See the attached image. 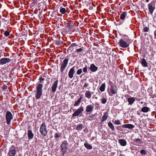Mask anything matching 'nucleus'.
Masks as SVG:
<instances>
[{"label": "nucleus", "mask_w": 156, "mask_h": 156, "mask_svg": "<svg viewBox=\"0 0 156 156\" xmlns=\"http://www.w3.org/2000/svg\"><path fill=\"white\" fill-rule=\"evenodd\" d=\"M42 87L43 85L41 83L38 84L37 87L36 98L37 99L40 98L42 94Z\"/></svg>", "instance_id": "nucleus-1"}, {"label": "nucleus", "mask_w": 156, "mask_h": 156, "mask_svg": "<svg viewBox=\"0 0 156 156\" xmlns=\"http://www.w3.org/2000/svg\"><path fill=\"white\" fill-rule=\"evenodd\" d=\"M127 15V12H123L121 15L120 16V18L122 20H125V18ZM124 23L125 24H130L131 22L130 20H125L124 21Z\"/></svg>", "instance_id": "nucleus-2"}, {"label": "nucleus", "mask_w": 156, "mask_h": 156, "mask_svg": "<svg viewBox=\"0 0 156 156\" xmlns=\"http://www.w3.org/2000/svg\"><path fill=\"white\" fill-rule=\"evenodd\" d=\"M40 131L41 133L44 136H46L48 131L46 130V126L44 123H42L41 126Z\"/></svg>", "instance_id": "nucleus-3"}, {"label": "nucleus", "mask_w": 156, "mask_h": 156, "mask_svg": "<svg viewBox=\"0 0 156 156\" xmlns=\"http://www.w3.org/2000/svg\"><path fill=\"white\" fill-rule=\"evenodd\" d=\"M68 60L67 58L65 59L61 64L60 71L62 73L68 64Z\"/></svg>", "instance_id": "nucleus-4"}, {"label": "nucleus", "mask_w": 156, "mask_h": 156, "mask_svg": "<svg viewBox=\"0 0 156 156\" xmlns=\"http://www.w3.org/2000/svg\"><path fill=\"white\" fill-rule=\"evenodd\" d=\"M118 44L120 47L123 48H126L129 46V44L128 43L126 42L122 39L120 40Z\"/></svg>", "instance_id": "nucleus-5"}, {"label": "nucleus", "mask_w": 156, "mask_h": 156, "mask_svg": "<svg viewBox=\"0 0 156 156\" xmlns=\"http://www.w3.org/2000/svg\"><path fill=\"white\" fill-rule=\"evenodd\" d=\"M27 35V33L25 30L22 31L20 34V41L23 42L22 44H20V46H23L24 44L25 40L26 39V37Z\"/></svg>", "instance_id": "nucleus-6"}, {"label": "nucleus", "mask_w": 156, "mask_h": 156, "mask_svg": "<svg viewBox=\"0 0 156 156\" xmlns=\"http://www.w3.org/2000/svg\"><path fill=\"white\" fill-rule=\"evenodd\" d=\"M67 145L65 141H63L61 145V153L62 154L64 155L66 153L67 151Z\"/></svg>", "instance_id": "nucleus-7"}, {"label": "nucleus", "mask_w": 156, "mask_h": 156, "mask_svg": "<svg viewBox=\"0 0 156 156\" xmlns=\"http://www.w3.org/2000/svg\"><path fill=\"white\" fill-rule=\"evenodd\" d=\"M6 123L8 125L9 124L10 121L12 119V114L10 112L8 111L6 114Z\"/></svg>", "instance_id": "nucleus-8"}, {"label": "nucleus", "mask_w": 156, "mask_h": 156, "mask_svg": "<svg viewBox=\"0 0 156 156\" xmlns=\"http://www.w3.org/2000/svg\"><path fill=\"white\" fill-rule=\"evenodd\" d=\"M11 61V60L9 58H3L0 59V64L4 65L10 62Z\"/></svg>", "instance_id": "nucleus-9"}, {"label": "nucleus", "mask_w": 156, "mask_h": 156, "mask_svg": "<svg viewBox=\"0 0 156 156\" xmlns=\"http://www.w3.org/2000/svg\"><path fill=\"white\" fill-rule=\"evenodd\" d=\"M83 111V107H80L73 114L72 116L73 117L78 116Z\"/></svg>", "instance_id": "nucleus-10"}, {"label": "nucleus", "mask_w": 156, "mask_h": 156, "mask_svg": "<svg viewBox=\"0 0 156 156\" xmlns=\"http://www.w3.org/2000/svg\"><path fill=\"white\" fill-rule=\"evenodd\" d=\"M94 106L93 105H90L87 106L86 108L85 111L86 112L91 113L93 110Z\"/></svg>", "instance_id": "nucleus-11"}, {"label": "nucleus", "mask_w": 156, "mask_h": 156, "mask_svg": "<svg viewBox=\"0 0 156 156\" xmlns=\"http://www.w3.org/2000/svg\"><path fill=\"white\" fill-rule=\"evenodd\" d=\"M58 80H57L52 84V87H51V90L53 92H55L56 90V88L58 85Z\"/></svg>", "instance_id": "nucleus-12"}, {"label": "nucleus", "mask_w": 156, "mask_h": 156, "mask_svg": "<svg viewBox=\"0 0 156 156\" xmlns=\"http://www.w3.org/2000/svg\"><path fill=\"white\" fill-rule=\"evenodd\" d=\"M75 66H74L72 68L69 70L68 73V76L70 78H72L73 76V74L75 73Z\"/></svg>", "instance_id": "nucleus-13"}, {"label": "nucleus", "mask_w": 156, "mask_h": 156, "mask_svg": "<svg viewBox=\"0 0 156 156\" xmlns=\"http://www.w3.org/2000/svg\"><path fill=\"white\" fill-rule=\"evenodd\" d=\"M122 127L123 128H127L129 129H132L135 127L133 125L130 124H124L122 126Z\"/></svg>", "instance_id": "nucleus-14"}, {"label": "nucleus", "mask_w": 156, "mask_h": 156, "mask_svg": "<svg viewBox=\"0 0 156 156\" xmlns=\"http://www.w3.org/2000/svg\"><path fill=\"white\" fill-rule=\"evenodd\" d=\"M148 6L149 11L151 14H152L153 12V11L155 9V7L153 6L151 3L148 4Z\"/></svg>", "instance_id": "nucleus-15"}, {"label": "nucleus", "mask_w": 156, "mask_h": 156, "mask_svg": "<svg viewBox=\"0 0 156 156\" xmlns=\"http://www.w3.org/2000/svg\"><path fill=\"white\" fill-rule=\"evenodd\" d=\"M27 134L29 140H31L33 139L34 135L31 130H28Z\"/></svg>", "instance_id": "nucleus-16"}, {"label": "nucleus", "mask_w": 156, "mask_h": 156, "mask_svg": "<svg viewBox=\"0 0 156 156\" xmlns=\"http://www.w3.org/2000/svg\"><path fill=\"white\" fill-rule=\"evenodd\" d=\"M90 69L92 72H95L98 70V67L93 64L90 65Z\"/></svg>", "instance_id": "nucleus-17"}, {"label": "nucleus", "mask_w": 156, "mask_h": 156, "mask_svg": "<svg viewBox=\"0 0 156 156\" xmlns=\"http://www.w3.org/2000/svg\"><path fill=\"white\" fill-rule=\"evenodd\" d=\"M114 85H111L110 88V92L113 94H115L117 93V90L116 89H114Z\"/></svg>", "instance_id": "nucleus-18"}, {"label": "nucleus", "mask_w": 156, "mask_h": 156, "mask_svg": "<svg viewBox=\"0 0 156 156\" xmlns=\"http://www.w3.org/2000/svg\"><path fill=\"white\" fill-rule=\"evenodd\" d=\"M92 95V93L89 90H87L85 93V97L89 99L90 98Z\"/></svg>", "instance_id": "nucleus-19"}, {"label": "nucleus", "mask_w": 156, "mask_h": 156, "mask_svg": "<svg viewBox=\"0 0 156 156\" xmlns=\"http://www.w3.org/2000/svg\"><path fill=\"white\" fill-rule=\"evenodd\" d=\"M119 143L121 145L124 146L126 145V141L123 139H119Z\"/></svg>", "instance_id": "nucleus-20"}, {"label": "nucleus", "mask_w": 156, "mask_h": 156, "mask_svg": "<svg viewBox=\"0 0 156 156\" xmlns=\"http://www.w3.org/2000/svg\"><path fill=\"white\" fill-rule=\"evenodd\" d=\"M135 101V99L133 97L129 98H128V101L130 105H132Z\"/></svg>", "instance_id": "nucleus-21"}, {"label": "nucleus", "mask_w": 156, "mask_h": 156, "mask_svg": "<svg viewBox=\"0 0 156 156\" xmlns=\"http://www.w3.org/2000/svg\"><path fill=\"white\" fill-rule=\"evenodd\" d=\"M82 99V97H80L79 99H78L75 102V103L74 104V106H78L81 102Z\"/></svg>", "instance_id": "nucleus-22"}, {"label": "nucleus", "mask_w": 156, "mask_h": 156, "mask_svg": "<svg viewBox=\"0 0 156 156\" xmlns=\"http://www.w3.org/2000/svg\"><path fill=\"white\" fill-rule=\"evenodd\" d=\"M141 64L142 66L146 67L147 66V64L144 58H143L141 62Z\"/></svg>", "instance_id": "nucleus-23"}, {"label": "nucleus", "mask_w": 156, "mask_h": 156, "mask_svg": "<svg viewBox=\"0 0 156 156\" xmlns=\"http://www.w3.org/2000/svg\"><path fill=\"white\" fill-rule=\"evenodd\" d=\"M62 42L61 40H56L54 41V44L56 46H59L61 45Z\"/></svg>", "instance_id": "nucleus-24"}, {"label": "nucleus", "mask_w": 156, "mask_h": 156, "mask_svg": "<svg viewBox=\"0 0 156 156\" xmlns=\"http://www.w3.org/2000/svg\"><path fill=\"white\" fill-rule=\"evenodd\" d=\"M108 126L113 131L115 130V129L114 127L111 122H108Z\"/></svg>", "instance_id": "nucleus-25"}, {"label": "nucleus", "mask_w": 156, "mask_h": 156, "mask_svg": "<svg viewBox=\"0 0 156 156\" xmlns=\"http://www.w3.org/2000/svg\"><path fill=\"white\" fill-rule=\"evenodd\" d=\"M105 83H103L99 88V90L101 92H103L105 91Z\"/></svg>", "instance_id": "nucleus-26"}, {"label": "nucleus", "mask_w": 156, "mask_h": 156, "mask_svg": "<svg viewBox=\"0 0 156 156\" xmlns=\"http://www.w3.org/2000/svg\"><path fill=\"white\" fill-rule=\"evenodd\" d=\"M149 109V108L147 107H144L142 108L141 111L144 112H147L148 111Z\"/></svg>", "instance_id": "nucleus-27"}, {"label": "nucleus", "mask_w": 156, "mask_h": 156, "mask_svg": "<svg viewBox=\"0 0 156 156\" xmlns=\"http://www.w3.org/2000/svg\"><path fill=\"white\" fill-rule=\"evenodd\" d=\"M84 146L88 149H91L92 148V146L87 143L84 144Z\"/></svg>", "instance_id": "nucleus-28"}, {"label": "nucleus", "mask_w": 156, "mask_h": 156, "mask_svg": "<svg viewBox=\"0 0 156 156\" xmlns=\"http://www.w3.org/2000/svg\"><path fill=\"white\" fill-rule=\"evenodd\" d=\"M16 151L15 150H12L9 151V156H14Z\"/></svg>", "instance_id": "nucleus-29"}, {"label": "nucleus", "mask_w": 156, "mask_h": 156, "mask_svg": "<svg viewBox=\"0 0 156 156\" xmlns=\"http://www.w3.org/2000/svg\"><path fill=\"white\" fill-rule=\"evenodd\" d=\"M83 125L82 124H80L77 126L76 129L78 130H81L83 128Z\"/></svg>", "instance_id": "nucleus-30"}, {"label": "nucleus", "mask_w": 156, "mask_h": 156, "mask_svg": "<svg viewBox=\"0 0 156 156\" xmlns=\"http://www.w3.org/2000/svg\"><path fill=\"white\" fill-rule=\"evenodd\" d=\"M108 117L106 115V114L105 113L104 114L103 116L102 117V119H101V121L102 122H103L105 121V120L107 119Z\"/></svg>", "instance_id": "nucleus-31"}, {"label": "nucleus", "mask_w": 156, "mask_h": 156, "mask_svg": "<svg viewBox=\"0 0 156 156\" xmlns=\"http://www.w3.org/2000/svg\"><path fill=\"white\" fill-rule=\"evenodd\" d=\"M101 101L102 104H105L106 103L107 100L105 98H102L101 99Z\"/></svg>", "instance_id": "nucleus-32"}, {"label": "nucleus", "mask_w": 156, "mask_h": 156, "mask_svg": "<svg viewBox=\"0 0 156 156\" xmlns=\"http://www.w3.org/2000/svg\"><path fill=\"white\" fill-rule=\"evenodd\" d=\"M77 46V45L76 44V43H72L71 44V45L69 47V48L68 49V50H70L71 49V48H73V47L74 48Z\"/></svg>", "instance_id": "nucleus-33"}, {"label": "nucleus", "mask_w": 156, "mask_h": 156, "mask_svg": "<svg viewBox=\"0 0 156 156\" xmlns=\"http://www.w3.org/2000/svg\"><path fill=\"white\" fill-rule=\"evenodd\" d=\"M60 12L62 14H64L66 12V9L65 8H62L60 9Z\"/></svg>", "instance_id": "nucleus-34"}, {"label": "nucleus", "mask_w": 156, "mask_h": 156, "mask_svg": "<svg viewBox=\"0 0 156 156\" xmlns=\"http://www.w3.org/2000/svg\"><path fill=\"white\" fill-rule=\"evenodd\" d=\"M67 27L69 29H71L73 28V27L71 23H68L67 24Z\"/></svg>", "instance_id": "nucleus-35"}, {"label": "nucleus", "mask_w": 156, "mask_h": 156, "mask_svg": "<svg viewBox=\"0 0 156 156\" xmlns=\"http://www.w3.org/2000/svg\"><path fill=\"white\" fill-rule=\"evenodd\" d=\"M82 72V70L81 69H78L76 72V73L78 75L80 74Z\"/></svg>", "instance_id": "nucleus-36"}, {"label": "nucleus", "mask_w": 156, "mask_h": 156, "mask_svg": "<svg viewBox=\"0 0 156 156\" xmlns=\"http://www.w3.org/2000/svg\"><path fill=\"white\" fill-rule=\"evenodd\" d=\"M140 153L142 154L145 155L147 153L144 150H142L140 151Z\"/></svg>", "instance_id": "nucleus-37"}, {"label": "nucleus", "mask_w": 156, "mask_h": 156, "mask_svg": "<svg viewBox=\"0 0 156 156\" xmlns=\"http://www.w3.org/2000/svg\"><path fill=\"white\" fill-rule=\"evenodd\" d=\"M83 72L87 73V66H85L83 69Z\"/></svg>", "instance_id": "nucleus-38"}, {"label": "nucleus", "mask_w": 156, "mask_h": 156, "mask_svg": "<svg viewBox=\"0 0 156 156\" xmlns=\"http://www.w3.org/2000/svg\"><path fill=\"white\" fill-rule=\"evenodd\" d=\"M149 28L147 27H145L144 28V30L145 32H147L148 31Z\"/></svg>", "instance_id": "nucleus-39"}, {"label": "nucleus", "mask_w": 156, "mask_h": 156, "mask_svg": "<svg viewBox=\"0 0 156 156\" xmlns=\"http://www.w3.org/2000/svg\"><path fill=\"white\" fill-rule=\"evenodd\" d=\"M115 123L116 125H120V121L119 120H116L115 121Z\"/></svg>", "instance_id": "nucleus-40"}, {"label": "nucleus", "mask_w": 156, "mask_h": 156, "mask_svg": "<svg viewBox=\"0 0 156 156\" xmlns=\"http://www.w3.org/2000/svg\"><path fill=\"white\" fill-rule=\"evenodd\" d=\"M4 35L6 36H8L9 35V32L7 31H5L4 32Z\"/></svg>", "instance_id": "nucleus-41"}, {"label": "nucleus", "mask_w": 156, "mask_h": 156, "mask_svg": "<svg viewBox=\"0 0 156 156\" xmlns=\"http://www.w3.org/2000/svg\"><path fill=\"white\" fill-rule=\"evenodd\" d=\"M83 50V49L82 48H81L79 49H76V52H80L82 51Z\"/></svg>", "instance_id": "nucleus-42"}, {"label": "nucleus", "mask_w": 156, "mask_h": 156, "mask_svg": "<svg viewBox=\"0 0 156 156\" xmlns=\"http://www.w3.org/2000/svg\"><path fill=\"white\" fill-rule=\"evenodd\" d=\"M7 88V86L5 85H3L2 86V89L3 90H5Z\"/></svg>", "instance_id": "nucleus-43"}, {"label": "nucleus", "mask_w": 156, "mask_h": 156, "mask_svg": "<svg viewBox=\"0 0 156 156\" xmlns=\"http://www.w3.org/2000/svg\"><path fill=\"white\" fill-rule=\"evenodd\" d=\"M59 137V135L58 133H56L55 135V138H57Z\"/></svg>", "instance_id": "nucleus-44"}, {"label": "nucleus", "mask_w": 156, "mask_h": 156, "mask_svg": "<svg viewBox=\"0 0 156 156\" xmlns=\"http://www.w3.org/2000/svg\"><path fill=\"white\" fill-rule=\"evenodd\" d=\"M39 80L40 81V82L41 83H42L43 82H42V81L44 80V78H43L42 77H40Z\"/></svg>", "instance_id": "nucleus-45"}, {"label": "nucleus", "mask_w": 156, "mask_h": 156, "mask_svg": "<svg viewBox=\"0 0 156 156\" xmlns=\"http://www.w3.org/2000/svg\"><path fill=\"white\" fill-rule=\"evenodd\" d=\"M95 114H90L89 116V117L91 118H93L95 117Z\"/></svg>", "instance_id": "nucleus-46"}, {"label": "nucleus", "mask_w": 156, "mask_h": 156, "mask_svg": "<svg viewBox=\"0 0 156 156\" xmlns=\"http://www.w3.org/2000/svg\"><path fill=\"white\" fill-rule=\"evenodd\" d=\"M32 2L36 5L37 4V0H34Z\"/></svg>", "instance_id": "nucleus-47"}, {"label": "nucleus", "mask_w": 156, "mask_h": 156, "mask_svg": "<svg viewBox=\"0 0 156 156\" xmlns=\"http://www.w3.org/2000/svg\"><path fill=\"white\" fill-rule=\"evenodd\" d=\"M88 84L87 83H85L84 85L83 86L84 87H87L88 86Z\"/></svg>", "instance_id": "nucleus-48"}, {"label": "nucleus", "mask_w": 156, "mask_h": 156, "mask_svg": "<svg viewBox=\"0 0 156 156\" xmlns=\"http://www.w3.org/2000/svg\"><path fill=\"white\" fill-rule=\"evenodd\" d=\"M141 141V140L140 138H137L136 139L135 141L136 142H140Z\"/></svg>", "instance_id": "nucleus-49"}, {"label": "nucleus", "mask_w": 156, "mask_h": 156, "mask_svg": "<svg viewBox=\"0 0 156 156\" xmlns=\"http://www.w3.org/2000/svg\"><path fill=\"white\" fill-rule=\"evenodd\" d=\"M36 5L34 4V3H33V2H32L31 4H30V6H32V7H33V6H34L35 5Z\"/></svg>", "instance_id": "nucleus-50"}, {"label": "nucleus", "mask_w": 156, "mask_h": 156, "mask_svg": "<svg viewBox=\"0 0 156 156\" xmlns=\"http://www.w3.org/2000/svg\"><path fill=\"white\" fill-rule=\"evenodd\" d=\"M20 15H21L23 16H24V14L23 13V14L22 13H21V12H20Z\"/></svg>", "instance_id": "nucleus-51"}, {"label": "nucleus", "mask_w": 156, "mask_h": 156, "mask_svg": "<svg viewBox=\"0 0 156 156\" xmlns=\"http://www.w3.org/2000/svg\"><path fill=\"white\" fill-rule=\"evenodd\" d=\"M119 156H125L124 155L120 154L119 155Z\"/></svg>", "instance_id": "nucleus-52"}, {"label": "nucleus", "mask_w": 156, "mask_h": 156, "mask_svg": "<svg viewBox=\"0 0 156 156\" xmlns=\"http://www.w3.org/2000/svg\"><path fill=\"white\" fill-rule=\"evenodd\" d=\"M22 27H23V26H22L21 25H20V27H21L22 28Z\"/></svg>", "instance_id": "nucleus-53"}, {"label": "nucleus", "mask_w": 156, "mask_h": 156, "mask_svg": "<svg viewBox=\"0 0 156 156\" xmlns=\"http://www.w3.org/2000/svg\"><path fill=\"white\" fill-rule=\"evenodd\" d=\"M149 0H146V2H149Z\"/></svg>", "instance_id": "nucleus-54"}, {"label": "nucleus", "mask_w": 156, "mask_h": 156, "mask_svg": "<svg viewBox=\"0 0 156 156\" xmlns=\"http://www.w3.org/2000/svg\"><path fill=\"white\" fill-rule=\"evenodd\" d=\"M95 98L96 99H98V98L97 97H95Z\"/></svg>", "instance_id": "nucleus-55"}, {"label": "nucleus", "mask_w": 156, "mask_h": 156, "mask_svg": "<svg viewBox=\"0 0 156 156\" xmlns=\"http://www.w3.org/2000/svg\"><path fill=\"white\" fill-rule=\"evenodd\" d=\"M22 22H23V21L22 20H21V23H22Z\"/></svg>", "instance_id": "nucleus-56"}, {"label": "nucleus", "mask_w": 156, "mask_h": 156, "mask_svg": "<svg viewBox=\"0 0 156 156\" xmlns=\"http://www.w3.org/2000/svg\"><path fill=\"white\" fill-rule=\"evenodd\" d=\"M154 34H155V35L156 37V32H155Z\"/></svg>", "instance_id": "nucleus-57"}, {"label": "nucleus", "mask_w": 156, "mask_h": 156, "mask_svg": "<svg viewBox=\"0 0 156 156\" xmlns=\"http://www.w3.org/2000/svg\"><path fill=\"white\" fill-rule=\"evenodd\" d=\"M20 3H22V4H22V5H23V2H21Z\"/></svg>", "instance_id": "nucleus-58"}, {"label": "nucleus", "mask_w": 156, "mask_h": 156, "mask_svg": "<svg viewBox=\"0 0 156 156\" xmlns=\"http://www.w3.org/2000/svg\"><path fill=\"white\" fill-rule=\"evenodd\" d=\"M155 117L156 118V114H155Z\"/></svg>", "instance_id": "nucleus-59"}, {"label": "nucleus", "mask_w": 156, "mask_h": 156, "mask_svg": "<svg viewBox=\"0 0 156 156\" xmlns=\"http://www.w3.org/2000/svg\"><path fill=\"white\" fill-rule=\"evenodd\" d=\"M44 156H47V155H44Z\"/></svg>", "instance_id": "nucleus-60"}]
</instances>
